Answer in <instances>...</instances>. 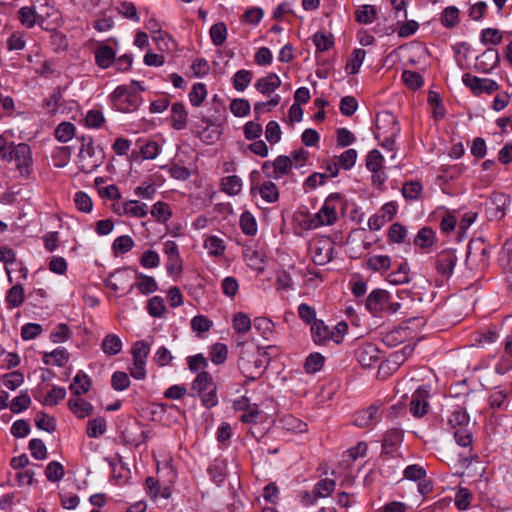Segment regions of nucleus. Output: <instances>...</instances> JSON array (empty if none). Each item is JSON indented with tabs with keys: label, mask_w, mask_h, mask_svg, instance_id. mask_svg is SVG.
<instances>
[{
	"label": "nucleus",
	"mask_w": 512,
	"mask_h": 512,
	"mask_svg": "<svg viewBox=\"0 0 512 512\" xmlns=\"http://www.w3.org/2000/svg\"><path fill=\"white\" fill-rule=\"evenodd\" d=\"M366 51L361 48L354 49L350 59L346 64V71L348 73L354 75L357 74L360 70V67L365 59Z\"/></svg>",
	"instance_id": "39"
},
{
	"label": "nucleus",
	"mask_w": 512,
	"mask_h": 512,
	"mask_svg": "<svg viewBox=\"0 0 512 512\" xmlns=\"http://www.w3.org/2000/svg\"><path fill=\"white\" fill-rule=\"evenodd\" d=\"M69 360V353L63 347L56 348L51 352L43 355V362L47 365L65 366Z\"/></svg>",
	"instance_id": "27"
},
{
	"label": "nucleus",
	"mask_w": 512,
	"mask_h": 512,
	"mask_svg": "<svg viewBox=\"0 0 512 512\" xmlns=\"http://www.w3.org/2000/svg\"><path fill=\"white\" fill-rule=\"evenodd\" d=\"M388 281L395 285L409 282L408 264L401 263L396 271H393L388 275Z\"/></svg>",
	"instance_id": "54"
},
{
	"label": "nucleus",
	"mask_w": 512,
	"mask_h": 512,
	"mask_svg": "<svg viewBox=\"0 0 512 512\" xmlns=\"http://www.w3.org/2000/svg\"><path fill=\"white\" fill-rule=\"evenodd\" d=\"M462 81L465 86L471 89L473 94L481 95L483 93L492 94L499 89L496 81L487 78H479L470 73H465L462 76Z\"/></svg>",
	"instance_id": "11"
},
{
	"label": "nucleus",
	"mask_w": 512,
	"mask_h": 512,
	"mask_svg": "<svg viewBox=\"0 0 512 512\" xmlns=\"http://www.w3.org/2000/svg\"><path fill=\"white\" fill-rule=\"evenodd\" d=\"M230 111L236 117H245L250 114L251 105L248 100L243 98L233 99L230 103Z\"/></svg>",
	"instance_id": "47"
},
{
	"label": "nucleus",
	"mask_w": 512,
	"mask_h": 512,
	"mask_svg": "<svg viewBox=\"0 0 512 512\" xmlns=\"http://www.w3.org/2000/svg\"><path fill=\"white\" fill-rule=\"evenodd\" d=\"M55 138L66 143L71 140L75 135V126L71 122H61L55 129Z\"/></svg>",
	"instance_id": "44"
},
{
	"label": "nucleus",
	"mask_w": 512,
	"mask_h": 512,
	"mask_svg": "<svg viewBox=\"0 0 512 512\" xmlns=\"http://www.w3.org/2000/svg\"><path fill=\"white\" fill-rule=\"evenodd\" d=\"M377 138L383 136L382 147L392 150L395 138L400 133V125L396 117L390 112H382L377 115Z\"/></svg>",
	"instance_id": "6"
},
{
	"label": "nucleus",
	"mask_w": 512,
	"mask_h": 512,
	"mask_svg": "<svg viewBox=\"0 0 512 512\" xmlns=\"http://www.w3.org/2000/svg\"><path fill=\"white\" fill-rule=\"evenodd\" d=\"M379 406L371 405L355 414L354 424L357 427L365 428L374 425L378 421Z\"/></svg>",
	"instance_id": "20"
},
{
	"label": "nucleus",
	"mask_w": 512,
	"mask_h": 512,
	"mask_svg": "<svg viewBox=\"0 0 512 512\" xmlns=\"http://www.w3.org/2000/svg\"><path fill=\"white\" fill-rule=\"evenodd\" d=\"M72 148L70 146H59L56 147L51 154L53 163L56 167H65L71 158Z\"/></svg>",
	"instance_id": "34"
},
{
	"label": "nucleus",
	"mask_w": 512,
	"mask_h": 512,
	"mask_svg": "<svg viewBox=\"0 0 512 512\" xmlns=\"http://www.w3.org/2000/svg\"><path fill=\"white\" fill-rule=\"evenodd\" d=\"M131 275L128 268L118 269L111 273L105 280V284L113 291L124 290L130 287Z\"/></svg>",
	"instance_id": "18"
},
{
	"label": "nucleus",
	"mask_w": 512,
	"mask_h": 512,
	"mask_svg": "<svg viewBox=\"0 0 512 512\" xmlns=\"http://www.w3.org/2000/svg\"><path fill=\"white\" fill-rule=\"evenodd\" d=\"M122 340L116 334H107L101 343L102 351L108 356H114L121 352Z\"/></svg>",
	"instance_id": "29"
},
{
	"label": "nucleus",
	"mask_w": 512,
	"mask_h": 512,
	"mask_svg": "<svg viewBox=\"0 0 512 512\" xmlns=\"http://www.w3.org/2000/svg\"><path fill=\"white\" fill-rule=\"evenodd\" d=\"M403 442V431L392 428L386 431L382 440V453L389 457L399 456L398 449Z\"/></svg>",
	"instance_id": "14"
},
{
	"label": "nucleus",
	"mask_w": 512,
	"mask_h": 512,
	"mask_svg": "<svg viewBox=\"0 0 512 512\" xmlns=\"http://www.w3.org/2000/svg\"><path fill=\"white\" fill-rule=\"evenodd\" d=\"M82 145L79 150L78 159L81 171L91 173L101 166L105 159V154L100 146H96L91 137L83 136Z\"/></svg>",
	"instance_id": "4"
},
{
	"label": "nucleus",
	"mask_w": 512,
	"mask_h": 512,
	"mask_svg": "<svg viewBox=\"0 0 512 512\" xmlns=\"http://www.w3.org/2000/svg\"><path fill=\"white\" fill-rule=\"evenodd\" d=\"M324 365V357L320 353L310 354L304 364L305 371L314 374L322 369Z\"/></svg>",
	"instance_id": "58"
},
{
	"label": "nucleus",
	"mask_w": 512,
	"mask_h": 512,
	"mask_svg": "<svg viewBox=\"0 0 512 512\" xmlns=\"http://www.w3.org/2000/svg\"><path fill=\"white\" fill-rule=\"evenodd\" d=\"M356 358L364 368L373 367L380 361V350L373 343H365L356 350Z\"/></svg>",
	"instance_id": "16"
},
{
	"label": "nucleus",
	"mask_w": 512,
	"mask_h": 512,
	"mask_svg": "<svg viewBox=\"0 0 512 512\" xmlns=\"http://www.w3.org/2000/svg\"><path fill=\"white\" fill-rule=\"evenodd\" d=\"M192 395L200 397L203 406L212 408L217 405V387L213 381V377L209 372L202 371L198 373L192 382Z\"/></svg>",
	"instance_id": "5"
},
{
	"label": "nucleus",
	"mask_w": 512,
	"mask_h": 512,
	"mask_svg": "<svg viewBox=\"0 0 512 512\" xmlns=\"http://www.w3.org/2000/svg\"><path fill=\"white\" fill-rule=\"evenodd\" d=\"M150 352L149 344L143 340L137 341L132 347L133 361L145 362Z\"/></svg>",
	"instance_id": "61"
},
{
	"label": "nucleus",
	"mask_w": 512,
	"mask_h": 512,
	"mask_svg": "<svg viewBox=\"0 0 512 512\" xmlns=\"http://www.w3.org/2000/svg\"><path fill=\"white\" fill-rule=\"evenodd\" d=\"M25 299V292L21 285L17 284L10 288L6 296V303L10 308L19 307Z\"/></svg>",
	"instance_id": "41"
},
{
	"label": "nucleus",
	"mask_w": 512,
	"mask_h": 512,
	"mask_svg": "<svg viewBox=\"0 0 512 512\" xmlns=\"http://www.w3.org/2000/svg\"><path fill=\"white\" fill-rule=\"evenodd\" d=\"M367 267L376 272H383L390 268L391 259L387 255H374L367 259Z\"/></svg>",
	"instance_id": "38"
},
{
	"label": "nucleus",
	"mask_w": 512,
	"mask_h": 512,
	"mask_svg": "<svg viewBox=\"0 0 512 512\" xmlns=\"http://www.w3.org/2000/svg\"><path fill=\"white\" fill-rule=\"evenodd\" d=\"M292 169V159L285 155L278 156L274 161H266L262 165L263 172L270 178L281 179Z\"/></svg>",
	"instance_id": "10"
},
{
	"label": "nucleus",
	"mask_w": 512,
	"mask_h": 512,
	"mask_svg": "<svg viewBox=\"0 0 512 512\" xmlns=\"http://www.w3.org/2000/svg\"><path fill=\"white\" fill-rule=\"evenodd\" d=\"M18 19L21 24L27 28H32L36 24L42 25L44 18L31 7H22L18 11Z\"/></svg>",
	"instance_id": "23"
},
{
	"label": "nucleus",
	"mask_w": 512,
	"mask_h": 512,
	"mask_svg": "<svg viewBox=\"0 0 512 512\" xmlns=\"http://www.w3.org/2000/svg\"><path fill=\"white\" fill-rule=\"evenodd\" d=\"M211 41L215 46H221L227 39V27L223 22L215 23L210 28Z\"/></svg>",
	"instance_id": "46"
},
{
	"label": "nucleus",
	"mask_w": 512,
	"mask_h": 512,
	"mask_svg": "<svg viewBox=\"0 0 512 512\" xmlns=\"http://www.w3.org/2000/svg\"><path fill=\"white\" fill-rule=\"evenodd\" d=\"M136 279L137 282L130 285L129 291H131L134 287H137L142 294L148 295L152 294L158 289L157 282L152 276H148L143 273H137Z\"/></svg>",
	"instance_id": "25"
},
{
	"label": "nucleus",
	"mask_w": 512,
	"mask_h": 512,
	"mask_svg": "<svg viewBox=\"0 0 512 512\" xmlns=\"http://www.w3.org/2000/svg\"><path fill=\"white\" fill-rule=\"evenodd\" d=\"M441 24L445 28H453L459 23V9L455 6L446 7L440 17Z\"/></svg>",
	"instance_id": "43"
},
{
	"label": "nucleus",
	"mask_w": 512,
	"mask_h": 512,
	"mask_svg": "<svg viewBox=\"0 0 512 512\" xmlns=\"http://www.w3.org/2000/svg\"><path fill=\"white\" fill-rule=\"evenodd\" d=\"M127 215L136 218H144L148 214V207L145 203L137 200H129L125 202Z\"/></svg>",
	"instance_id": "50"
},
{
	"label": "nucleus",
	"mask_w": 512,
	"mask_h": 512,
	"mask_svg": "<svg viewBox=\"0 0 512 512\" xmlns=\"http://www.w3.org/2000/svg\"><path fill=\"white\" fill-rule=\"evenodd\" d=\"M106 420L103 417L91 419L87 423V436L89 438H99L106 432Z\"/></svg>",
	"instance_id": "40"
},
{
	"label": "nucleus",
	"mask_w": 512,
	"mask_h": 512,
	"mask_svg": "<svg viewBox=\"0 0 512 512\" xmlns=\"http://www.w3.org/2000/svg\"><path fill=\"white\" fill-rule=\"evenodd\" d=\"M207 96L206 86L203 83H195L189 92V101L195 106L199 107Z\"/></svg>",
	"instance_id": "49"
},
{
	"label": "nucleus",
	"mask_w": 512,
	"mask_h": 512,
	"mask_svg": "<svg viewBox=\"0 0 512 512\" xmlns=\"http://www.w3.org/2000/svg\"><path fill=\"white\" fill-rule=\"evenodd\" d=\"M472 493L465 487H460L455 494V505L459 510H466L471 504Z\"/></svg>",
	"instance_id": "62"
},
{
	"label": "nucleus",
	"mask_w": 512,
	"mask_h": 512,
	"mask_svg": "<svg viewBox=\"0 0 512 512\" xmlns=\"http://www.w3.org/2000/svg\"><path fill=\"white\" fill-rule=\"evenodd\" d=\"M233 329L239 334H245L251 329V320L249 316L243 312H238L234 315Z\"/></svg>",
	"instance_id": "51"
},
{
	"label": "nucleus",
	"mask_w": 512,
	"mask_h": 512,
	"mask_svg": "<svg viewBox=\"0 0 512 512\" xmlns=\"http://www.w3.org/2000/svg\"><path fill=\"white\" fill-rule=\"evenodd\" d=\"M480 40L483 44L498 45L502 41V34L498 29L486 28L481 32Z\"/></svg>",
	"instance_id": "63"
},
{
	"label": "nucleus",
	"mask_w": 512,
	"mask_h": 512,
	"mask_svg": "<svg viewBox=\"0 0 512 512\" xmlns=\"http://www.w3.org/2000/svg\"><path fill=\"white\" fill-rule=\"evenodd\" d=\"M311 335L313 341L317 345H323L329 340H334L335 342H339L338 336H335L334 332H331L329 327L324 324L322 320L314 321L311 325Z\"/></svg>",
	"instance_id": "19"
},
{
	"label": "nucleus",
	"mask_w": 512,
	"mask_h": 512,
	"mask_svg": "<svg viewBox=\"0 0 512 512\" xmlns=\"http://www.w3.org/2000/svg\"><path fill=\"white\" fill-rule=\"evenodd\" d=\"M259 193L262 199L267 203H274L279 199V190L276 184L272 181H265L259 187Z\"/></svg>",
	"instance_id": "42"
},
{
	"label": "nucleus",
	"mask_w": 512,
	"mask_h": 512,
	"mask_svg": "<svg viewBox=\"0 0 512 512\" xmlns=\"http://www.w3.org/2000/svg\"><path fill=\"white\" fill-rule=\"evenodd\" d=\"M90 386V377L86 373L79 371L73 378L69 388L73 394L76 396H81L89 391Z\"/></svg>",
	"instance_id": "28"
},
{
	"label": "nucleus",
	"mask_w": 512,
	"mask_h": 512,
	"mask_svg": "<svg viewBox=\"0 0 512 512\" xmlns=\"http://www.w3.org/2000/svg\"><path fill=\"white\" fill-rule=\"evenodd\" d=\"M384 157L377 149L371 150L366 156V168L370 172H377L383 168Z\"/></svg>",
	"instance_id": "57"
},
{
	"label": "nucleus",
	"mask_w": 512,
	"mask_h": 512,
	"mask_svg": "<svg viewBox=\"0 0 512 512\" xmlns=\"http://www.w3.org/2000/svg\"><path fill=\"white\" fill-rule=\"evenodd\" d=\"M204 248L208 254L213 257L222 256L225 252L226 246L224 240L218 236H207L203 243Z\"/></svg>",
	"instance_id": "30"
},
{
	"label": "nucleus",
	"mask_w": 512,
	"mask_h": 512,
	"mask_svg": "<svg viewBox=\"0 0 512 512\" xmlns=\"http://www.w3.org/2000/svg\"><path fill=\"white\" fill-rule=\"evenodd\" d=\"M31 404V398L27 391H22L18 396L12 399L10 403V410L13 413H20L29 408Z\"/></svg>",
	"instance_id": "56"
},
{
	"label": "nucleus",
	"mask_w": 512,
	"mask_h": 512,
	"mask_svg": "<svg viewBox=\"0 0 512 512\" xmlns=\"http://www.w3.org/2000/svg\"><path fill=\"white\" fill-rule=\"evenodd\" d=\"M64 474V467L58 461H51L45 469V476L50 482L60 481Z\"/></svg>",
	"instance_id": "55"
},
{
	"label": "nucleus",
	"mask_w": 512,
	"mask_h": 512,
	"mask_svg": "<svg viewBox=\"0 0 512 512\" xmlns=\"http://www.w3.org/2000/svg\"><path fill=\"white\" fill-rule=\"evenodd\" d=\"M343 206L342 197L339 193L330 194L325 200L318 212L307 215L301 222L306 230H315L323 226H331L338 219V211Z\"/></svg>",
	"instance_id": "1"
},
{
	"label": "nucleus",
	"mask_w": 512,
	"mask_h": 512,
	"mask_svg": "<svg viewBox=\"0 0 512 512\" xmlns=\"http://www.w3.org/2000/svg\"><path fill=\"white\" fill-rule=\"evenodd\" d=\"M240 227L244 234L254 236L257 233V223L255 217L248 211L242 213L240 217Z\"/></svg>",
	"instance_id": "48"
},
{
	"label": "nucleus",
	"mask_w": 512,
	"mask_h": 512,
	"mask_svg": "<svg viewBox=\"0 0 512 512\" xmlns=\"http://www.w3.org/2000/svg\"><path fill=\"white\" fill-rule=\"evenodd\" d=\"M115 57L116 52L110 46L102 45L95 49V62L102 69L109 68L114 63Z\"/></svg>",
	"instance_id": "24"
},
{
	"label": "nucleus",
	"mask_w": 512,
	"mask_h": 512,
	"mask_svg": "<svg viewBox=\"0 0 512 512\" xmlns=\"http://www.w3.org/2000/svg\"><path fill=\"white\" fill-rule=\"evenodd\" d=\"M499 60L498 51L493 48H488L476 58L475 68L479 72L489 73L498 65Z\"/></svg>",
	"instance_id": "17"
},
{
	"label": "nucleus",
	"mask_w": 512,
	"mask_h": 512,
	"mask_svg": "<svg viewBox=\"0 0 512 512\" xmlns=\"http://www.w3.org/2000/svg\"><path fill=\"white\" fill-rule=\"evenodd\" d=\"M376 9L372 5H363L355 12L356 20L359 23L369 24L376 19Z\"/></svg>",
	"instance_id": "52"
},
{
	"label": "nucleus",
	"mask_w": 512,
	"mask_h": 512,
	"mask_svg": "<svg viewBox=\"0 0 512 512\" xmlns=\"http://www.w3.org/2000/svg\"><path fill=\"white\" fill-rule=\"evenodd\" d=\"M153 40L156 42L160 51L172 52L176 49V43L171 36L162 30H158L153 35Z\"/></svg>",
	"instance_id": "36"
},
{
	"label": "nucleus",
	"mask_w": 512,
	"mask_h": 512,
	"mask_svg": "<svg viewBox=\"0 0 512 512\" xmlns=\"http://www.w3.org/2000/svg\"><path fill=\"white\" fill-rule=\"evenodd\" d=\"M434 243L435 232L427 226L421 228L414 238V244L423 250L431 248Z\"/></svg>",
	"instance_id": "32"
},
{
	"label": "nucleus",
	"mask_w": 512,
	"mask_h": 512,
	"mask_svg": "<svg viewBox=\"0 0 512 512\" xmlns=\"http://www.w3.org/2000/svg\"><path fill=\"white\" fill-rule=\"evenodd\" d=\"M336 488V482L332 479L325 478L318 481L313 488L315 498H326L330 496Z\"/></svg>",
	"instance_id": "35"
},
{
	"label": "nucleus",
	"mask_w": 512,
	"mask_h": 512,
	"mask_svg": "<svg viewBox=\"0 0 512 512\" xmlns=\"http://www.w3.org/2000/svg\"><path fill=\"white\" fill-rule=\"evenodd\" d=\"M423 186L419 181H409L402 187V195L405 199L415 201L420 198Z\"/></svg>",
	"instance_id": "45"
},
{
	"label": "nucleus",
	"mask_w": 512,
	"mask_h": 512,
	"mask_svg": "<svg viewBox=\"0 0 512 512\" xmlns=\"http://www.w3.org/2000/svg\"><path fill=\"white\" fill-rule=\"evenodd\" d=\"M147 311L153 317H162L166 312V306L164 304L163 298L160 296H154L149 299Z\"/></svg>",
	"instance_id": "60"
},
{
	"label": "nucleus",
	"mask_w": 512,
	"mask_h": 512,
	"mask_svg": "<svg viewBox=\"0 0 512 512\" xmlns=\"http://www.w3.org/2000/svg\"><path fill=\"white\" fill-rule=\"evenodd\" d=\"M313 43L318 51H327L333 44V36L330 33L317 32L313 37Z\"/></svg>",
	"instance_id": "59"
},
{
	"label": "nucleus",
	"mask_w": 512,
	"mask_h": 512,
	"mask_svg": "<svg viewBox=\"0 0 512 512\" xmlns=\"http://www.w3.org/2000/svg\"><path fill=\"white\" fill-rule=\"evenodd\" d=\"M334 243L329 237H321L311 246L312 260L316 265H325L333 257Z\"/></svg>",
	"instance_id": "9"
},
{
	"label": "nucleus",
	"mask_w": 512,
	"mask_h": 512,
	"mask_svg": "<svg viewBox=\"0 0 512 512\" xmlns=\"http://www.w3.org/2000/svg\"><path fill=\"white\" fill-rule=\"evenodd\" d=\"M253 79V73L246 69L238 70L233 76V87L237 91H244Z\"/></svg>",
	"instance_id": "37"
},
{
	"label": "nucleus",
	"mask_w": 512,
	"mask_h": 512,
	"mask_svg": "<svg viewBox=\"0 0 512 512\" xmlns=\"http://www.w3.org/2000/svg\"><path fill=\"white\" fill-rule=\"evenodd\" d=\"M4 164H13L18 176L22 179H29L33 173V153L27 143L10 142L7 153L2 155Z\"/></svg>",
	"instance_id": "3"
},
{
	"label": "nucleus",
	"mask_w": 512,
	"mask_h": 512,
	"mask_svg": "<svg viewBox=\"0 0 512 512\" xmlns=\"http://www.w3.org/2000/svg\"><path fill=\"white\" fill-rule=\"evenodd\" d=\"M430 398L429 386H419L412 394L410 412L415 417H422L429 409L428 399Z\"/></svg>",
	"instance_id": "13"
},
{
	"label": "nucleus",
	"mask_w": 512,
	"mask_h": 512,
	"mask_svg": "<svg viewBox=\"0 0 512 512\" xmlns=\"http://www.w3.org/2000/svg\"><path fill=\"white\" fill-rule=\"evenodd\" d=\"M244 258L247 265L253 270L264 271V255L260 251L248 248L244 252Z\"/></svg>",
	"instance_id": "33"
},
{
	"label": "nucleus",
	"mask_w": 512,
	"mask_h": 512,
	"mask_svg": "<svg viewBox=\"0 0 512 512\" xmlns=\"http://www.w3.org/2000/svg\"><path fill=\"white\" fill-rule=\"evenodd\" d=\"M68 406L73 414L80 419L90 416L94 410L93 405L90 402L80 398L79 396L77 398L70 399L68 401Z\"/></svg>",
	"instance_id": "22"
},
{
	"label": "nucleus",
	"mask_w": 512,
	"mask_h": 512,
	"mask_svg": "<svg viewBox=\"0 0 512 512\" xmlns=\"http://www.w3.org/2000/svg\"><path fill=\"white\" fill-rule=\"evenodd\" d=\"M242 180L236 175H230L222 178L221 190L229 196H236L242 190Z\"/></svg>",
	"instance_id": "31"
},
{
	"label": "nucleus",
	"mask_w": 512,
	"mask_h": 512,
	"mask_svg": "<svg viewBox=\"0 0 512 512\" xmlns=\"http://www.w3.org/2000/svg\"><path fill=\"white\" fill-rule=\"evenodd\" d=\"M489 259V249L481 239L471 240L466 254V265L470 266L478 260L477 266L483 269Z\"/></svg>",
	"instance_id": "12"
},
{
	"label": "nucleus",
	"mask_w": 512,
	"mask_h": 512,
	"mask_svg": "<svg viewBox=\"0 0 512 512\" xmlns=\"http://www.w3.org/2000/svg\"><path fill=\"white\" fill-rule=\"evenodd\" d=\"M221 289L226 297L234 298L239 291V283L235 277L227 276L221 282Z\"/></svg>",
	"instance_id": "64"
},
{
	"label": "nucleus",
	"mask_w": 512,
	"mask_h": 512,
	"mask_svg": "<svg viewBox=\"0 0 512 512\" xmlns=\"http://www.w3.org/2000/svg\"><path fill=\"white\" fill-rule=\"evenodd\" d=\"M401 307L398 302H393L391 295L383 289L373 290L366 299V308L373 314L396 313Z\"/></svg>",
	"instance_id": "7"
},
{
	"label": "nucleus",
	"mask_w": 512,
	"mask_h": 512,
	"mask_svg": "<svg viewBox=\"0 0 512 512\" xmlns=\"http://www.w3.org/2000/svg\"><path fill=\"white\" fill-rule=\"evenodd\" d=\"M457 260L454 250L448 249L439 252L435 260L437 273L444 278H449L453 273Z\"/></svg>",
	"instance_id": "15"
},
{
	"label": "nucleus",
	"mask_w": 512,
	"mask_h": 512,
	"mask_svg": "<svg viewBox=\"0 0 512 512\" xmlns=\"http://www.w3.org/2000/svg\"><path fill=\"white\" fill-rule=\"evenodd\" d=\"M281 85V79L276 73H269L265 77L259 78L255 84V89L263 95H271Z\"/></svg>",
	"instance_id": "21"
},
{
	"label": "nucleus",
	"mask_w": 512,
	"mask_h": 512,
	"mask_svg": "<svg viewBox=\"0 0 512 512\" xmlns=\"http://www.w3.org/2000/svg\"><path fill=\"white\" fill-rule=\"evenodd\" d=\"M238 367L248 380H255L262 374L264 362L259 348L252 342L239 341L236 346Z\"/></svg>",
	"instance_id": "2"
},
{
	"label": "nucleus",
	"mask_w": 512,
	"mask_h": 512,
	"mask_svg": "<svg viewBox=\"0 0 512 512\" xmlns=\"http://www.w3.org/2000/svg\"><path fill=\"white\" fill-rule=\"evenodd\" d=\"M510 202V196L506 193L495 192L490 195L485 203L486 212L490 219H502L506 214Z\"/></svg>",
	"instance_id": "8"
},
{
	"label": "nucleus",
	"mask_w": 512,
	"mask_h": 512,
	"mask_svg": "<svg viewBox=\"0 0 512 512\" xmlns=\"http://www.w3.org/2000/svg\"><path fill=\"white\" fill-rule=\"evenodd\" d=\"M468 423H469V416L466 413V411H464L462 409L454 410L448 419V424L451 426V428H453L455 430L458 428H466Z\"/></svg>",
	"instance_id": "53"
},
{
	"label": "nucleus",
	"mask_w": 512,
	"mask_h": 512,
	"mask_svg": "<svg viewBox=\"0 0 512 512\" xmlns=\"http://www.w3.org/2000/svg\"><path fill=\"white\" fill-rule=\"evenodd\" d=\"M188 112L183 103H174L171 107L172 126L176 130H182L187 125Z\"/></svg>",
	"instance_id": "26"
}]
</instances>
